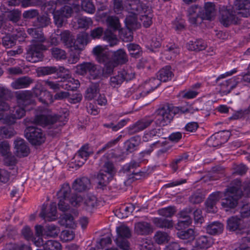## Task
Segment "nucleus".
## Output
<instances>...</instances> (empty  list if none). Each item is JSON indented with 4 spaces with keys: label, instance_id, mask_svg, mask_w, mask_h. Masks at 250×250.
<instances>
[{
    "label": "nucleus",
    "instance_id": "nucleus-1",
    "mask_svg": "<svg viewBox=\"0 0 250 250\" xmlns=\"http://www.w3.org/2000/svg\"><path fill=\"white\" fill-rule=\"evenodd\" d=\"M57 195L59 200L58 203L59 209L62 211H67L69 208V203L73 206H79L83 201L81 196L76 194H71V188L68 183L62 185Z\"/></svg>",
    "mask_w": 250,
    "mask_h": 250
},
{
    "label": "nucleus",
    "instance_id": "nucleus-2",
    "mask_svg": "<svg viewBox=\"0 0 250 250\" xmlns=\"http://www.w3.org/2000/svg\"><path fill=\"white\" fill-rule=\"evenodd\" d=\"M180 111L182 113H187L188 112L189 110L188 108L182 110V107L180 109L179 107H174L168 104L162 105L155 112L157 118L156 124L162 126L167 125L171 122L174 115Z\"/></svg>",
    "mask_w": 250,
    "mask_h": 250
},
{
    "label": "nucleus",
    "instance_id": "nucleus-3",
    "mask_svg": "<svg viewBox=\"0 0 250 250\" xmlns=\"http://www.w3.org/2000/svg\"><path fill=\"white\" fill-rule=\"evenodd\" d=\"M236 186H231L226 189V197L221 202L223 208L226 210L234 208L238 204V200L242 195V191L240 188L241 182L238 181Z\"/></svg>",
    "mask_w": 250,
    "mask_h": 250
},
{
    "label": "nucleus",
    "instance_id": "nucleus-4",
    "mask_svg": "<svg viewBox=\"0 0 250 250\" xmlns=\"http://www.w3.org/2000/svg\"><path fill=\"white\" fill-rule=\"evenodd\" d=\"M69 115V112L67 108H61L59 112L54 116H39L37 117V121L41 122L43 120L46 124H51L55 126H62L67 121Z\"/></svg>",
    "mask_w": 250,
    "mask_h": 250
},
{
    "label": "nucleus",
    "instance_id": "nucleus-5",
    "mask_svg": "<svg viewBox=\"0 0 250 250\" xmlns=\"http://www.w3.org/2000/svg\"><path fill=\"white\" fill-rule=\"evenodd\" d=\"M24 136L34 146H40L45 142V137L42 130L36 126H29L24 130Z\"/></svg>",
    "mask_w": 250,
    "mask_h": 250
},
{
    "label": "nucleus",
    "instance_id": "nucleus-6",
    "mask_svg": "<svg viewBox=\"0 0 250 250\" xmlns=\"http://www.w3.org/2000/svg\"><path fill=\"white\" fill-rule=\"evenodd\" d=\"M134 77L135 72L131 69H124L110 77L109 85L113 88H118L124 81H130Z\"/></svg>",
    "mask_w": 250,
    "mask_h": 250
},
{
    "label": "nucleus",
    "instance_id": "nucleus-7",
    "mask_svg": "<svg viewBox=\"0 0 250 250\" xmlns=\"http://www.w3.org/2000/svg\"><path fill=\"white\" fill-rule=\"evenodd\" d=\"M77 72L81 75H85L87 73L93 80L101 79L102 71L96 64L90 62H84L77 66Z\"/></svg>",
    "mask_w": 250,
    "mask_h": 250
},
{
    "label": "nucleus",
    "instance_id": "nucleus-8",
    "mask_svg": "<svg viewBox=\"0 0 250 250\" xmlns=\"http://www.w3.org/2000/svg\"><path fill=\"white\" fill-rule=\"evenodd\" d=\"M22 28L19 27L15 29L12 26H8L7 34H11V35H6L3 37L2 43L6 48H11L16 44V40L21 37H25V34L22 31Z\"/></svg>",
    "mask_w": 250,
    "mask_h": 250
},
{
    "label": "nucleus",
    "instance_id": "nucleus-9",
    "mask_svg": "<svg viewBox=\"0 0 250 250\" xmlns=\"http://www.w3.org/2000/svg\"><path fill=\"white\" fill-rule=\"evenodd\" d=\"M46 49V46L42 43H33L27 50V60L33 63L41 61L43 58L42 51Z\"/></svg>",
    "mask_w": 250,
    "mask_h": 250
},
{
    "label": "nucleus",
    "instance_id": "nucleus-10",
    "mask_svg": "<svg viewBox=\"0 0 250 250\" xmlns=\"http://www.w3.org/2000/svg\"><path fill=\"white\" fill-rule=\"evenodd\" d=\"M117 237L115 240L116 245L121 249L127 250L129 243L127 240L131 236V232L128 227L121 226L116 229Z\"/></svg>",
    "mask_w": 250,
    "mask_h": 250
},
{
    "label": "nucleus",
    "instance_id": "nucleus-11",
    "mask_svg": "<svg viewBox=\"0 0 250 250\" xmlns=\"http://www.w3.org/2000/svg\"><path fill=\"white\" fill-rule=\"evenodd\" d=\"M32 90L34 95L44 105H48L54 102L53 95L48 91L44 90L41 83H36Z\"/></svg>",
    "mask_w": 250,
    "mask_h": 250
},
{
    "label": "nucleus",
    "instance_id": "nucleus-12",
    "mask_svg": "<svg viewBox=\"0 0 250 250\" xmlns=\"http://www.w3.org/2000/svg\"><path fill=\"white\" fill-rule=\"evenodd\" d=\"M154 119L151 117L143 118L127 128V132L129 135H133L142 131L149 126L153 122Z\"/></svg>",
    "mask_w": 250,
    "mask_h": 250
},
{
    "label": "nucleus",
    "instance_id": "nucleus-13",
    "mask_svg": "<svg viewBox=\"0 0 250 250\" xmlns=\"http://www.w3.org/2000/svg\"><path fill=\"white\" fill-rule=\"evenodd\" d=\"M189 22L194 25L201 23L202 21V9L198 5L190 6L187 11Z\"/></svg>",
    "mask_w": 250,
    "mask_h": 250
},
{
    "label": "nucleus",
    "instance_id": "nucleus-14",
    "mask_svg": "<svg viewBox=\"0 0 250 250\" xmlns=\"http://www.w3.org/2000/svg\"><path fill=\"white\" fill-rule=\"evenodd\" d=\"M93 53L96 57V60L100 63H105L111 61L112 52L98 45L93 49Z\"/></svg>",
    "mask_w": 250,
    "mask_h": 250
},
{
    "label": "nucleus",
    "instance_id": "nucleus-15",
    "mask_svg": "<svg viewBox=\"0 0 250 250\" xmlns=\"http://www.w3.org/2000/svg\"><path fill=\"white\" fill-rule=\"evenodd\" d=\"M47 12L53 15L54 22L58 27H62L64 21L67 18L64 16V14L57 10L56 11V3L53 1L49 2L46 5Z\"/></svg>",
    "mask_w": 250,
    "mask_h": 250
},
{
    "label": "nucleus",
    "instance_id": "nucleus-16",
    "mask_svg": "<svg viewBox=\"0 0 250 250\" xmlns=\"http://www.w3.org/2000/svg\"><path fill=\"white\" fill-rule=\"evenodd\" d=\"M33 95H34L33 91L28 90L17 92L16 97L17 104L24 107L33 104L34 103L32 99Z\"/></svg>",
    "mask_w": 250,
    "mask_h": 250
},
{
    "label": "nucleus",
    "instance_id": "nucleus-17",
    "mask_svg": "<svg viewBox=\"0 0 250 250\" xmlns=\"http://www.w3.org/2000/svg\"><path fill=\"white\" fill-rule=\"evenodd\" d=\"M219 13V21L225 27H228L230 24L235 22V15L225 7L220 9Z\"/></svg>",
    "mask_w": 250,
    "mask_h": 250
},
{
    "label": "nucleus",
    "instance_id": "nucleus-18",
    "mask_svg": "<svg viewBox=\"0 0 250 250\" xmlns=\"http://www.w3.org/2000/svg\"><path fill=\"white\" fill-rule=\"evenodd\" d=\"M233 8L240 11L239 14L244 17L250 16V0H235Z\"/></svg>",
    "mask_w": 250,
    "mask_h": 250
},
{
    "label": "nucleus",
    "instance_id": "nucleus-19",
    "mask_svg": "<svg viewBox=\"0 0 250 250\" xmlns=\"http://www.w3.org/2000/svg\"><path fill=\"white\" fill-rule=\"evenodd\" d=\"M46 206L43 205L40 216L46 221H52L56 219L57 216V207L55 203H51L47 211L46 210Z\"/></svg>",
    "mask_w": 250,
    "mask_h": 250
},
{
    "label": "nucleus",
    "instance_id": "nucleus-20",
    "mask_svg": "<svg viewBox=\"0 0 250 250\" xmlns=\"http://www.w3.org/2000/svg\"><path fill=\"white\" fill-rule=\"evenodd\" d=\"M222 196L223 193L221 191L213 192L208 196L206 202V208L208 212H214L216 211V204Z\"/></svg>",
    "mask_w": 250,
    "mask_h": 250
},
{
    "label": "nucleus",
    "instance_id": "nucleus-21",
    "mask_svg": "<svg viewBox=\"0 0 250 250\" xmlns=\"http://www.w3.org/2000/svg\"><path fill=\"white\" fill-rule=\"evenodd\" d=\"M238 83L239 78L236 77H232L223 82L220 84V92L223 95L228 94L236 87Z\"/></svg>",
    "mask_w": 250,
    "mask_h": 250
},
{
    "label": "nucleus",
    "instance_id": "nucleus-22",
    "mask_svg": "<svg viewBox=\"0 0 250 250\" xmlns=\"http://www.w3.org/2000/svg\"><path fill=\"white\" fill-rule=\"evenodd\" d=\"M25 115V107L18 104L10 109V116L8 123L13 124L15 123L16 120L22 118Z\"/></svg>",
    "mask_w": 250,
    "mask_h": 250
},
{
    "label": "nucleus",
    "instance_id": "nucleus-23",
    "mask_svg": "<svg viewBox=\"0 0 250 250\" xmlns=\"http://www.w3.org/2000/svg\"><path fill=\"white\" fill-rule=\"evenodd\" d=\"M161 82L158 78H152L150 79L144 84L145 90L139 93L140 97L137 95L136 98L146 96L150 91H152L157 88L160 84Z\"/></svg>",
    "mask_w": 250,
    "mask_h": 250
},
{
    "label": "nucleus",
    "instance_id": "nucleus-24",
    "mask_svg": "<svg viewBox=\"0 0 250 250\" xmlns=\"http://www.w3.org/2000/svg\"><path fill=\"white\" fill-rule=\"evenodd\" d=\"M244 228L243 220L237 216H232L227 220V229L229 231L241 230Z\"/></svg>",
    "mask_w": 250,
    "mask_h": 250
},
{
    "label": "nucleus",
    "instance_id": "nucleus-25",
    "mask_svg": "<svg viewBox=\"0 0 250 250\" xmlns=\"http://www.w3.org/2000/svg\"><path fill=\"white\" fill-rule=\"evenodd\" d=\"M224 225L219 221L209 223L205 227L206 232L211 235H217L221 234L224 230Z\"/></svg>",
    "mask_w": 250,
    "mask_h": 250
},
{
    "label": "nucleus",
    "instance_id": "nucleus-26",
    "mask_svg": "<svg viewBox=\"0 0 250 250\" xmlns=\"http://www.w3.org/2000/svg\"><path fill=\"white\" fill-rule=\"evenodd\" d=\"M111 60L117 65H122L128 62V56L124 49H119L112 52Z\"/></svg>",
    "mask_w": 250,
    "mask_h": 250
},
{
    "label": "nucleus",
    "instance_id": "nucleus-27",
    "mask_svg": "<svg viewBox=\"0 0 250 250\" xmlns=\"http://www.w3.org/2000/svg\"><path fill=\"white\" fill-rule=\"evenodd\" d=\"M90 181L86 177H82L76 179L72 185V188L77 192H83L89 188Z\"/></svg>",
    "mask_w": 250,
    "mask_h": 250
},
{
    "label": "nucleus",
    "instance_id": "nucleus-28",
    "mask_svg": "<svg viewBox=\"0 0 250 250\" xmlns=\"http://www.w3.org/2000/svg\"><path fill=\"white\" fill-rule=\"evenodd\" d=\"M14 145L18 156L25 157L28 155L29 152V148L23 139H17L14 141Z\"/></svg>",
    "mask_w": 250,
    "mask_h": 250
},
{
    "label": "nucleus",
    "instance_id": "nucleus-29",
    "mask_svg": "<svg viewBox=\"0 0 250 250\" xmlns=\"http://www.w3.org/2000/svg\"><path fill=\"white\" fill-rule=\"evenodd\" d=\"M27 32L33 38L32 42L34 43H42L45 42V38L41 28H30Z\"/></svg>",
    "mask_w": 250,
    "mask_h": 250
},
{
    "label": "nucleus",
    "instance_id": "nucleus-30",
    "mask_svg": "<svg viewBox=\"0 0 250 250\" xmlns=\"http://www.w3.org/2000/svg\"><path fill=\"white\" fill-rule=\"evenodd\" d=\"M135 231L139 235H148L152 232L153 229L150 223L146 222H139L135 224Z\"/></svg>",
    "mask_w": 250,
    "mask_h": 250
},
{
    "label": "nucleus",
    "instance_id": "nucleus-31",
    "mask_svg": "<svg viewBox=\"0 0 250 250\" xmlns=\"http://www.w3.org/2000/svg\"><path fill=\"white\" fill-rule=\"evenodd\" d=\"M128 9L130 13L140 14L146 10V6L140 0H128Z\"/></svg>",
    "mask_w": 250,
    "mask_h": 250
},
{
    "label": "nucleus",
    "instance_id": "nucleus-32",
    "mask_svg": "<svg viewBox=\"0 0 250 250\" xmlns=\"http://www.w3.org/2000/svg\"><path fill=\"white\" fill-rule=\"evenodd\" d=\"M174 76V74L169 65H167L161 69L157 73V77L162 82L170 81Z\"/></svg>",
    "mask_w": 250,
    "mask_h": 250
},
{
    "label": "nucleus",
    "instance_id": "nucleus-33",
    "mask_svg": "<svg viewBox=\"0 0 250 250\" xmlns=\"http://www.w3.org/2000/svg\"><path fill=\"white\" fill-rule=\"evenodd\" d=\"M33 82V80L28 77H22L16 79L11 83L14 89L24 88L28 87Z\"/></svg>",
    "mask_w": 250,
    "mask_h": 250
},
{
    "label": "nucleus",
    "instance_id": "nucleus-34",
    "mask_svg": "<svg viewBox=\"0 0 250 250\" xmlns=\"http://www.w3.org/2000/svg\"><path fill=\"white\" fill-rule=\"evenodd\" d=\"M187 47L189 50L198 52L205 50L207 47V44L202 39H196L195 41H189Z\"/></svg>",
    "mask_w": 250,
    "mask_h": 250
},
{
    "label": "nucleus",
    "instance_id": "nucleus-35",
    "mask_svg": "<svg viewBox=\"0 0 250 250\" xmlns=\"http://www.w3.org/2000/svg\"><path fill=\"white\" fill-rule=\"evenodd\" d=\"M205 12L202 11V19L211 21L214 17L215 13V4L210 2H207L204 5Z\"/></svg>",
    "mask_w": 250,
    "mask_h": 250
},
{
    "label": "nucleus",
    "instance_id": "nucleus-36",
    "mask_svg": "<svg viewBox=\"0 0 250 250\" xmlns=\"http://www.w3.org/2000/svg\"><path fill=\"white\" fill-rule=\"evenodd\" d=\"M141 137L135 136L130 138L125 143V147L127 152L131 153L137 149L141 143Z\"/></svg>",
    "mask_w": 250,
    "mask_h": 250
},
{
    "label": "nucleus",
    "instance_id": "nucleus-37",
    "mask_svg": "<svg viewBox=\"0 0 250 250\" xmlns=\"http://www.w3.org/2000/svg\"><path fill=\"white\" fill-rule=\"evenodd\" d=\"M213 244L212 238L206 235H201L196 240V247L199 249H207Z\"/></svg>",
    "mask_w": 250,
    "mask_h": 250
},
{
    "label": "nucleus",
    "instance_id": "nucleus-38",
    "mask_svg": "<svg viewBox=\"0 0 250 250\" xmlns=\"http://www.w3.org/2000/svg\"><path fill=\"white\" fill-rule=\"evenodd\" d=\"M99 92V83H92L86 89L84 98L87 100H92L97 96Z\"/></svg>",
    "mask_w": 250,
    "mask_h": 250
},
{
    "label": "nucleus",
    "instance_id": "nucleus-39",
    "mask_svg": "<svg viewBox=\"0 0 250 250\" xmlns=\"http://www.w3.org/2000/svg\"><path fill=\"white\" fill-rule=\"evenodd\" d=\"M137 14L130 13L125 20V24L128 29L136 30L140 28L141 25L137 21Z\"/></svg>",
    "mask_w": 250,
    "mask_h": 250
},
{
    "label": "nucleus",
    "instance_id": "nucleus-40",
    "mask_svg": "<svg viewBox=\"0 0 250 250\" xmlns=\"http://www.w3.org/2000/svg\"><path fill=\"white\" fill-rule=\"evenodd\" d=\"M93 154V152L89 150L88 145H84L82 146L76 154V157L77 159H82L81 166L83 165L89 156Z\"/></svg>",
    "mask_w": 250,
    "mask_h": 250
},
{
    "label": "nucleus",
    "instance_id": "nucleus-41",
    "mask_svg": "<svg viewBox=\"0 0 250 250\" xmlns=\"http://www.w3.org/2000/svg\"><path fill=\"white\" fill-rule=\"evenodd\" d=\"M153 223L156 227L162 229H171L173 227V221L165 218H155Z\"/></svg>",
    "mask_w": 250,
    "mask_h": 250
},
{
    "label": "nucleus",
    "instance_id": "nucleus-42",
    "mask_svg": "<svg viewBox=\"0 0 250 250\" xmlns=\"http://www.w3.org/2000/svg\"><path fill=\"white\" fill-rule=\"evenodd\" d=\"M106 23L107 27L113 31L120 30L121 29V24L119 18L114 16H109L106 19Z\"/></svg>",
    "mask_w": 250,
    "mask_h": 250
},
{
    "label": "nucleus",
    "instance_id": "nucleus-43",
    "mask_svg": "<svg viewBox=\"0 0 250 250\" xmlns=\"http://www.w3.org/2000/svg\"><path fill=\"white\" fill-rule=\"evenodd\" d=\"M79 81L73 78L65 80L62 83V88L67 90L74 91L79 87Z\"/></svg>",
    "mask_w": 250,
    "mask_h": 250
},
{
    "label": "nucleus",
    "instance_id": "nucleus-44",
    "mask_svg": "<svg viewBox=\"0 0 250 250\" xmlns=\"http://www.w3.org/2000/svg\"><path fill=\"white\" fill-rule=\"evenodd\" d=\"M112 176L110 174L104 173L103 171H100L97 175V180L99 186L101 187H105L112 180Z\"/></svg>",
    "mask_w": 250,
    "mask_h": 250
},
{
    "label": "nucleus",
    "instance_id": "nucleus-45",
    "mask_svg": "<svg viewBox=\"0 0 250 250\" xmlns=\"http://www.w3.org/2000/svg\"><path fill=\"white\" fill-rule=\"evenodd\" d=\"M129 55L133 58H138L142 54V50L139 45L135 43H128L126 45Z\"/></svg>",
    "mask_w": 250,
    "mask_h": 250
},
{
    "label": "nucleus",
    "instance_id": "nucleus-46",
    "mask_svg": "<svg viewBox=\"0 0 250 250\" xmlns=\"http://www.w3.org/2000/svg\"><path fill=\"white\" fill-rule=\"evenodd\" d=\"M50 23V19L47 15L39 16L37 17L36 20L34 22V26L42 28L47 26Z\"/></svg>",
    "mask_w": 250,
    "mask_h": 250
},
{
    "label": "nucleus",
    "instance_id": "nucleus-47",
    "mask_svg": "<svg viewBox=\"0 0 250 250\" xmlns=\"http://www.w3.org/2000/svg\"><path fill=\"white\" fill-rule=\"evenodd\" d=\"M37 250H62V245L60 242L56 240H50L46 241L42 249Z\"/></svg>",
    "mask_w": 250,
    "mask_h": 250
},
{
    "label": "nucleus",
    "instance_id": "nucleus-48",
    "mask_svg": "<svg viewBox=\"0 0 250 250\" xmlns=\"http://www.w3.org/2000/svg\"><path fill=\"white\" fill-rule=\"evenodd\" d=\"M161 131V128H154L145 133L143 137V141L147 142L153 141V138L156 139V137L160 136Z\"/></svg>",
    "mask_w": 250,
    "mask_h": 250
},
{
    "label": "nucleus",
    "instance_id": "nucleus-49",
    "mask_svg": "<svg viewBox=\"0 0 250 250\" xmlns=\"http://www.w3.org/2000/svg\"><path fill=\"white\" fill-rule=\"evenodd\" d=\"M117 66L112 60L105 63V65L103 68H99L102 72L101 78L103 76L107 77L110 75L113 72L114 68Z\"/></svg>",
    "mask_w": 250,
    "mask_h": 250
},
{
    "label": "nucleus",
    "instance_id": "nucleus-50",
    "mask_svg": "<svg viewBox=\"0 0 250 250\" xmlns=\"http://www.w3.org/2000/svg\"><path fill=\"white\" fill-rule=\"evenodd\" d=\"M16 132L10 126H4L0 127V136L3 138H10L15 135Z\"/></svg>",
    "mask_w": 250,
    "mask_h": 250
},
{
    "label": "nucleus",
    "instance_id": "nucleus-51",
    "mask_svg": "<svg viewBox=\"0 0 250 250\" xmlns=\"http://www.w3.org/2000/svg\"><path fill=\"white\" fill-rule=\"evenodd\" d=\"M178 237L181 239H188L193 240L194 237V231L192 229H188L186 230H181L177 233Z\"/></svg>",
    "mask_w": 250,
    "mask_h": 250
},
{
    "label": "nucleus",
    "instance_id": "nucleus-52",
    "mask_svg": "<svg viewBox=\"0 0 250 250\" xmlns=\"http://www.w3.org/2000/svg\"><path fill=\"white\" fill-rule=\"evenodd\" d=\"M61 39L62 41L68 47H72L73 45V39L69 31L65 30L62 32L61 34Z\"/></svg>",
    "mask_w": 250,
    "mask_h": 250
},
{
    "label": "nucleus",
    "instance_id": "nucleus-53",
    "mask_svg": "<svg viewBox=\"0 0 250 250\" xmlns=\"http://www.w3.org/2000/svg\"><path fill=\"white\" fill-rule=\"evenodd\" d=\"M154 239L157 243L162 244L167 243L169 240L170 237L167 232L159 231L155 234Z\"/></svg>",
    "mask_w": 250,
    "mask_h": 250
},
{
    "label": "nucleus",
    "instance_id": "nucleus-54",
    "mask_svg": "<svg viewBox=\"0 0 250 250\" xmlns=\"http://www.w3.org/2000/svg\"><path fill=\"white\" fill-rule=\"evenodd\" d=\"M60 232V229L55 225L51 224L46 226L44 230V235L50 237H55Z\"/></svg>",
    "mask_w": 250,
    "mask_h": 250
},
{
    "label": "nucleus",
    "instance_id": "nucleus-55",
    "mask_svg": "<svg viewBox=\"0 0 250 250\" xmlns=\"http://www.w3.org/2000/svg\"><path fill=\"white\" fill-rule=\"evenodd\" d=\"M89 35L86 33H83L79 34L77 36L76 42L73 43L75 45L76 43L80 44V46L78 47V49L82 50L84 45H86L88 42Z\"/></svg>",
    "mask_w": 250,
    "mask_h": 250
},
{
    "label": "nucleus",
    "instance_id": "nucleus-56",
    "mask_svg": "<svg viewBox=\"0 0 250 250\" xmlns=\"http://www.w3.org/2000/svg\"><path fill=\"white\" fill-rule=\"evenodd\" d=\"M126 123L125 120H122L117 124L112 122L110 123L104 124L103 126L107 128H111L113 131H117L124 126Z\"/></svg>",
    "mask_w": 250,
    "mask_h": 250
},
{
    "label": "nucleus",
    "instance_id": "nucleus-57",
    "mask_svg": "<svg viewBox=\"0 0 250 250\" xmlns=\"http://www.w3.org/2000/svg\"><path fill=\"white\" fill-rule=\"evenodd\" d=\"M83 10L88 13L93 14L95 11V6L91 0H81Z\"/></svg>",
    "mask_w": 250,
    "mask_h": 250
},
{
    "label": "nucleus",
    "instance_id": "nucleus-58",
    "mask_svg": "<svg viewBox=\"0 0 250 250\" xmlns=\"http://www.w3.org/2000/svg\"><path fill=\"white\" fill-rule=\"evenodd\" d=\"M132 30L130 29H124L120 31V37L125 42H131L133 39Z\"/></svg>",
    "mask_w": 250,
    "mask_h": 250
},
{
    "label": "nucleus",
    "instance_id": "nucleus-59",
    "mask_svg": "<svg viewBox=\"0 0 250 250\" xmlns=\"http://www.w3.org/2000/svg\"><path fill=\"white\" fill-rule=\"evenodd\" d=\"M176 212V209L174 207H168L161 208L158 210V213L160 215L166 218L171 217Z\"/></svg>",
    "mask_w": 250,
    "mask_h": 250
},
{
    "label": "nucleus",
    "instance_id": "nucleus-60",
    "mask_svg": "<svg viewBox=\"0 0 250 250\" xmlns=\"http://www.w3.org/2000/svg\"><path fill=\"white\" fill-rule=\"evenodd\" d=\"M97 200L94 195H88L85 200L84 205L86 207L87 210H90L97 205Z\"/></svg>",
    "mask_w": 250,
    "mask_h": 250
},
{
    "label": "nucleus",
    "instance_id": "nucleus-61",
    "mask_svg": "<svg viewBox=\"0 0 250 250\" xmlns=\"http://www.w3.org/2000/svg\"><path fill=\"white\" fill-rule=\"evenodd\" d=\"M51 50L54 58L57 60H63L66 58V54L64 50L58 47H53Z\"/></svg>",
    "mask_w": 250,
    "mask_h": 250
},
{
    "label": "nucleus",
    "instance_id": "nucleus-62",
    "mask_svg": "<svg viewBox=\"0 0 250 250\" xmlns=\"http://www.w3.org/2000/svg\"><path fill=\"white\" fill-rule=\"evenodd\" d=\"M92 23L91 19L86 17H82L78 20V24L79 28L87 29Z\"/></svg>",
    "mask_w": 250,
    "mask_h": 250
},
{
    "label": "nucleus",
    "instance_id": "nucleus-63",
    "mask_svg": "<svg viewBox=\"0 0 250 250\" xmlns=\"http://www.w3.org/2000/svg\"><path fill=\"white\" fill-rule=\"evenodd\" d=\"M141 163L140 162L132 160L127 164L125 165L123 169L125 172H131L132 173L134 169L140 166Z\"/></svg>",
    "mask_w": 250,
    "mask_h": 250
},
{
    "label": "nucleus",
    "instance_id": "nucleus-64",
    "mask_svg": "<svg viewBox=\"0 0 250 250\" xmlns=\"http://www.w3.org/2000/svg\"><path fill=\"white\" fill-rule=\"evenodd\" d=\"M173 27L177 32H180L185 28V21L182 19L176 18L173 21Z\"/></svg>",
    "mask_w": 250,
    "mask_h": 250
}]
</instances>
